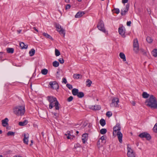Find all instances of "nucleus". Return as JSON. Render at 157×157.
<instances>
[{"mask_svg":"<svg viewBox=\"0 0 157 157\" xmlns=\"http://www.w3.org/2000/svg\"><path fill=\"white\" fill-rule=\"evenodd\" d=\"M21 30H17V32H18V33H20V32H21Z\"/></svg>","mask_w":157,"mask_h":157,"instance_id":"e2e57ef3","label":"nucleus"},{"mask_svg":"<svg viewBox=\"0 0 157 157\" xmlns=\"http://www.w3.org/2000/svg\"><path fill=\"white\" fill-rule=\"evenodd\" d=\"M72 92L73 95H77L78 93V89L74 88L72 90Z\"/></svg>","mask_w":157,"mask_h":157,"instance_id":"aec40b11","label":"nucleus"},{"mask_svg":"<svg viewBox=\"0 0 157 157\" xmlns=\"http://www.w3.org/2000/svg\"><path fill=\"white\" fill-rule=\"evenodd\" d=\"M106 138V137L104 136H103L100 138V139L101 140V142L104 140H105Z\"/></svg>","mask_w":157,"mask_h":157,"instance_id":"49530a36","label":"nucleus"},{"mask_svg":"<svg viewBox=\"0 0 157 157\" xmlns=\"http://www.w3.org/2000/svg\"><path fill=\"white\" fill-rule=\"evenodd\" d=\"M101 144L100 143V140H98L97 143V145L98 147H99L100 146L99 145H100Z\"/></svg>","mask_w":157,"mask_h":157,"instance_id":"864d4df0","label":"nucleus"},{"mask_svg":"<svg viewBox=\"0 0 157 157\" xmlns=\"http://www.w3.org/2000/svg\"><path fill=\"white\" fill-rule=\"evenodd\" d=\"M82 77V75L80 74H75L73 75V77L75 79H81Z\"/></svg>","mask_w":157,"mask_h":157,"instance_id":"a211bd4d","label":"nucleus"},{"mask_svg":"<svg viewBox=\"0 0 157 157\" xmlns=\"http://www.w3.org/2000/svg\"><path fill=\"white\" fill-rule=\"evenodd\" d=\"M128 11L125 10L124 11L122 10H121V14L122 16L124 15H125L126 13Z\"/></svg>","mask_w":157,"mask_h":157,"instance_id":"ea45409f","label":"nucleus"},{"mask_svg":"<svg viewBox=\"0 0 157 157\" xmlns=\"http://www.w3.org/2000/svg\"><path fill=\"white\" fill-rule=\"evenodd\" d=\"M131 21H128L127 22V25L128 26H130L131 24Z\"/></svg>","mask_w":157,"mask_h":157,"instance_id":"3c124183","label":"nucleus"},{"mask_svg":"<svg viewBox=\"0 0 157 157\" xmlns=\"http://www.w3.org/2000/svg\"><path fill=\"white\" fill-rule=\"evenodd\" d=\"M53 66L55 67H57L59 65V63L57 61H55L52 63Z\"/></svg>","mask_w":157,"mask_h":157,"instance_id":"c756f323","label":"nucleus"},{"mask_svg":"<svg viewBox=\"0 0 157 157\" xmlns=\"http://www.w3.org/2000/svg\"><path fill=\"white\" fill-rule=\"evenodd\" d=\"M122 3H127L128 1V0H122Z\"/></svg>","mask_w":157,"mask_h":157,"instance_id":"603ef678","label":"nucleus"},{"mask_svg":"<svg viewBox=\"0 0 157 157\" xmlns=\"http://www.w3.org/2000/svg\"><path fill=\"white\" fill-rule=\"evenodd\" d=\"M28 46L27 45H25V46H24V47H25V48H24V49H27V48Z\"/></svg>","mask_w":157,"mask_h":157,"instance_id":"13d9d810","label":"nucleus"},{"mask_svg":"<svg viewBox=\"0 0 157 157\" xmlns=\"http://www.w3.org/2000/svg\"><path fill=\"white\" fill-rule=\"evenodd\" d=\"M62 82L64 83L65 84H66L67 83V80L65 78H63Z\"/></svg>","mask_w":157,"mask_h":157,"instance_id":"09e8293b","label":"nucleus"},{"mask_svg":"<svg viewBox=\"0 0 157 157\" xmlns=\"http://www.w3.org/2000/svg\"><path fill=\"white\" fill-rule=\"evenodd\" d=\"M88 134H83L82 136V140L83 143L84 144L88 139Z\"/></svg>","mask_w":157,"mask_h":157,"instance_id":"dca6fc26","label":"nucleus"},{"mask_svg":"<svg viewBox=\"0 0 157 157\" xmlns=\"http://www.w3.org/2000/svg\"><path fill=\"white\" fill-rule=\"evenodd\" d=\"M9 121L8 119L6 118L4 119L2 121V125L4 127H6L7 125H8V122Z\"/></svg>","mask_w":157,"mask_h":157,"instance_id":"4468645a","label":"nucleus"},{"mask_svg":"<svg viewBox=\"0 0 157 157\" xmlns=\"http://www.w3.org/2000/svg\"><path fill=\"white\" fill-rule=\"evenodd\" d=\"M117 136L118 140L120 143H121L122 142V134L120 131H118L117 133Z\"/></svg>","mask_w":157,"mask_h":157,"instance_id":"2eb2a0df","label":"nucleus"},{"mask_svg":"<svg viewBox=\"0 0 157 157\" xmlns=\"http://www.w3.org/2000/svg\"><path fill=\"white\" fill-rule=\"evenodd\" d=\"M133 47L134 48V51L136 53L138 52L139 50V45L138 42V40L137 39L134 40Z\"/></svg>","mask_w":157,"mask_h":157,"instance_id":"39448f33","label":"nucleus"},{"mask_svg":"<svg viewBox=\"0 0 157 157\" xmlns=\"http://www.w3.org/2000/svg\"><path fill=\"white\" fill-rule=\"evenodd\" d=\"M14 157H22L20 155H18V156L16 155V156H14Z\"/></svg>","mask_w":157,"mask_h":157,"instance_id":"0e129e2a","label":"nucleus"},{"mask_svg":"<svg viewBox=\"0 0 157 157\" xmlns=\"http://www.w3.org/2000/svg\"><path fill=\"white\" fill-rule=\"evenodd\" d=\"M43 35L47 38H49L52 40H53L54 39L49 35L47 33H43Z\"/></svg>","mask_w":157,"mask_h":157,"instance_id":"6ab92c4d","label":"nucleus"},{"mask_svg":"<svg viewBox=\"0 0 157 157\" xmlns=\"http://www.w3.org/2000/svg\"><path fill=\"white\" fill-rule=\"evenodd\" d=\"M140 52L142 53L143 55L144 56L146 55V52L142 48H140L139 49Z\"/></svg>","mask_w":157,"mask_h":157,"instance_id":"f704fd0d","label":"nucleus"},{"mask_svg":"<svg viewBox=\"0 0 157 157\" xmlns=\"http://www.w3.org/2000/svg\"><path fill=\"white\" fill-rule=\"evenodd\" d=\"M48 70L46 69H42L41 71V73L44 75H46L48 73Z\"/></svg>","mask_w":157,"mask_h":157,"instance_id":"7c9ffc66","label":"nucleus"},{"mask_svg":"<svg viewBox=\"0 0 157 157\" xmlns=\"http://www.w3.org/2000/svg\"><path fill=\"white\" fill-rule=\"evenodd\" d=\"M84 96V94L83 92H78L77 96L79 98H82Z\"/></svg>","mask_w":157,"mask_h":157,"instance_id":"cd10ccee","label":"nucleus"},{"mask_svg":"<svg viewBox=\"0 0 157 157\" xmlns=\"http://www.w3.org/2000/svg\"><path fill=\"white\" fill-rule=\"evenodd\" d=\"M31 144H30V146H31L34 143V141L33 140H31Z\"/></svg>","mask_w":157,"mask_h":157,"instance_id":"5fc2aeb1","label":"nucleus"},{"mask_svg":"<svg viewBox=\"0 0 157 157\" xmlns=\"http://www.w3.org/2000/svg\"><path fill=\"white\" fill-rule=\"evenodd\" d=\"M49 84L51 86V88L56 90L59 89V86L56 81L50 82Z\"/></svg>","mask_w":157,"mask_h":157,"instance_id":"1a4fd4ad","label":"nucleus"},{"mask_svg":"<svg viewBox=\"0 0 157 157\" xmlns=\"http://www.w3.org/2000/svg\"><path fill=\"white\" fill-rule=\"evenodd\" d=\"M7 135L8 136H14L15 135V132L12 131H9L7 133Z\"/></svg>","mask_w":157,"mask_h":157,"instance_id":"c9c22d12","label":"nucleus"},{"mask_svg":"<svg viewBox=\"0 0 157 157\" xmlns=\"http://www.w3.org/2000/svg\"><path fill=\"white\" fill-rule=\"evenodd\" d=\"M97 27L100 31L104 33H105L106 30L104 27V23L102 21L100 20L97 25Z\"/></svg>","mask_w":157,"mask_h":157,"instance_id":"423d86ee","label":"nucleus"},{"mask_svg":"<svg viewBox=\"0 0 157 157\" xmlns=\"http://www.w3.org/2000/svg\"><path fill=\"white\" fill-rule=\"evenodd\" d=\"M107 132V130L106 128H102L100 130L101 134L103 135L105 134Z\"/></svg>","mask_w":157,"mask_h":157,"instance_id":"2f4dec72","label":"nucleus"},{"mask_svg":"<svg viewBox=\"0 0 157 157\" xmlns=\"http://www.w3.org/2000/svg\"><path fill=\"white\" fill-rule=\"evenodd\" d=\"M35 52V51L34 48L30 50V56H33Z\"/></svg>","mask_w":157,"mask_h":157,"instance_id":"72a5a7b5","label":"nucleus"},{"mask_svg":"<svg viewBox=\"0 0 157 157\" xmlns=\"http://www.w3.org/2000/svg\"><path fill=\"white\" fill-rule=\"evenodd\" d=\"M116 11L115 13L117 14H118L120 13V10L118 8H114L113 10H112V11Z\"/></svg>","mask_w":157,"mask_h":157,"instance_id":"a19ab883","label":"nucleus"},{"mask_svg":"<svg viewBox=\"0 0 157 157\" xmlns=\"http://www.w3.org/2000/svg\"><path fill=\"white\" fill-rule=\"evenodd\" d=\"M57 113H54V115L55 116H56V115H57Z\"/></svg>","mask_w":157,"mask_h":157,"instance_id":"774afa93","label":"nucleus"},{"mask_svg":"<svg viewBox=\"0 0 157 157\" xmlns=\"http://www.w3.org/2000/svg\"><path fill=\"white\" fill-rule=\"evenodd\" d=\"M28 123V121L26 120H25L23 122H20L19 123V125L21 126H24L26 125Z\"/></svg>","mask_w":157,"mask_h":157,"instance_id":"5701e85b","label":"nucleus"},{"mask_svg":"<svg viewBox=\"0 0 157 157\" xmlns=\"http://www.w3.org/2000/svg\"><path fill=\"white\" fill-rule=\"evenodd\" d=\"M101 109V107L100 105H94L92 106V109L95 110H99Z\"/></svg>","mask_w":157,"mask_h":157,"instance_id":"4be33fe9","label":"nucleus"},{"mask_svg":"<svg viewBox=\"0 0 157 157\" xmlns=\"http://www.w3.org/2000/svg\"><path fill=\"white\" fill-rule=\"evenodd\" d=\"M29 137V135L28 134H24V138L23 139V141L24 143L26 144H28Z\"/></svg>","mask_w":157,"mask_h":157,"instance_id":"f8f14e48","label":"nucleus"},{"mask_svg":"<svg viewBox=\"0 0 157 157\" xmlns=\"http://www.w3.org/2000/svg\"><path fill=\"white\" fill-rule=\"evenodd\" d=\"M132 104L133 105L135 106V104H136L135 102V101H132Z\"/></svg>","mask_w":157,"mask_h":157,"instance_id":"6e6d98bb","label":"nucleus"},{"mask_svg":"<svg viewBox=\"0 0 157 157\" xmlns=\"http://www.w3.org/2000/svg\"><path fill=\"white\" fill-rule=\"evenodd\" d=\"M65 2L67 3H68L69 2V0H65Z\"/></svg>","mask_w":157,"mask_h":157,"instance_id":"680f3d73","label":"nucleus"},{"mask_svg":"<svg viewBox=\"0 0 157 157\" xmlns=\"http://www.w3.org/2000/svg\"><path fill=\"white\" fill-rule=\"evenodd\" d=\"M68 136H67V139H70V136L71 135L70 134H68Z\"/></svg>","mask_w":157,"mask_h":157,"instance_id":"bf43d9fd","label":"nucleus"},{"mask_svg":"<svg viewBox=\"0 0 157 157\" xmlns=\"http://www.w3.org/2000/svg\"><path fill=\"white\" fill-rule=\"evenodd\" d=\"M121 127L120 124L119 123H117L113 128V131L115 133H117V132L120 130Z\"/></svg>","mask_w":157,"mask_h":157,"instance_id":"9b49d317","label":"nucleus"},{"mask_svg":"<svg viewBox=\"0 0 157 157\" xmlns=\"http://www.w3.org/2000/svg\"><path fill=\"white\" fill-rule=\"evenodd\" d=\"M66 86L70 90H71V89H72L73 88L72 85L68 83L66 84Z\"/></svg>","mask_w":157,"mask_h":157,"instance_id":"37998d69","label":"nucleus"},{"mask_svg":"<svg viewBox=\"0 0 157 157\" xmlns=\"http://www.w3.org/2000/svg\"><path fill=\"white\" fill-rule=\"evenodd\" d=\"M33 29L36 32H38V30L35 27H34Z\"/></svg>","mask_w":157,"mask_h":157,"instance_id":"052dcab7","label":"nucleus"},{"mask_svg":"<svg viewBox=\"0 0 157 157\" xmlns=\"http://www.w3.org/2000/svg\"><path fill=\"white\" fill-rule=\"evenodd\" d=\"M92 83V81L89 79H87L86 81V85L87 87H90L91 86Z\"/></svg>","mask_w":157,"mask_h":157,"instance_id":"b1692460","label":"nucleus"},{"mask_svg":"<svg viewBox=\"0 0 157 157\" xmlns=\"http://www.w3.org/2000/svg\"><path fill=\"white\" fill-rule=\"evenodd\" d=\"M119 56L121 59H123V61H126L125 55L123 53H120Z\"/></svg>","mask_w":157,"mask_h":157,"instance_id":"412c9836","label":"nucleus"},{"mask_svg":"<svg viewBox=\"0 0 157 157\" xmlns=\"http://www.w3.org/2000/svg\"><path fill=\"white\" fill-rule=\"evenodd\" d=\"M119 102V99L116 97L114 98L112 100V102L110 104V106L111 107H119V105L118 104Z\"/></svg>","mask_w":157,"mask_h":157,"instance_id":"0eeeda50","label":"nucleus"},{"mask_svg":"<svg viewBox=\"0 0 157 157\" xmlns=\"http://www.w3.org/2000/svg\"><path fill=\"white\" fill-rule=\"evenodd\" d=\"M71 6L70 4H67L66 6L65 10H67L70 9L71 8Z\"/></svg>","mask_w":157,"mask_h":157,"instance_id":"de8ad7c7","label":"nucleus"},{"mask_svg":"<svg viewBox=\"0 0 157 157\" xmlns=\"http://www.w3.org/2000/svg\"><path fill=\"white\" fill-rule=\"evenodd\" d=\"M146 40L147 42L149 43H152L153 40L151 38V37L150 36H147L146 38Z\"/></svg>","mask_w":157,"mask_h":157,"instance_id":"c85d7f7f","label":"nucleus"},{"mask_svg":"<svg viewBox=\"0 0 157 157\" xmlns=\"http://www.w3.org/2000/svg\"><path fill=\"white\" fill-rule=\"evenodd\" d=\"M118 32L120 35L123 37H124L125 32L124 31L123 27H119L118 29Z\"/></svg>","mask_w":157,"mask_h":157,"instance_id":"ddd939ff","label":"nucleus"},{"mask_svg":"<svg viewBox=\"0 0 157 157\" xmlns=\"http://www.w3.org/2000/svg\"><path fill=\"white\" fill-rule=\"evenodd\" d=\"M142 96H143V98H147L149 96V94H147L146 92H144L143 93Z\"/></svg>","mask_w":157,"mask_h":157,"instance_id":"473e14b6","label":"nucleus"},{"mask_svg":"<svg viewBox=\"0 0 157 157\" xmlns=\"http://www.w3.org/2000/svg\"><path fill=\"white\" fill-rule=\"evenodd\" d=\"M32 86V83H31V84L30 85V89H31L32 90H33V89L31 88Z\"/></svg>","mask_w":157,"mask_h":157,"instance_id":"69168bd1","label":"nucleus"},{"mask_svg":"<svg viewBox=\"0 0 157 157\" xmlns=\"http://www.w3.org/2000/svg\"><path fill=\"white\" fill-rule=\"evenodd\" d=\"M152 54L153 56L155 57L157 56V49H155L152 52Z\"/></svg>","mask_w":157,"mask_h":157,"instance_id":"a878e982","label":"nucleus"},{"mask_svg":"<svg viewBox=\"0 0 157 157\" xmlns=\"http://www.w3.org/2000/svg\"><path fill=\"white\" fill-rule=\"evenodd\" d=\"M47 99L50 102L49 106V109H52L53 107V106H52V102H54L55 105L54 106L55 107L56 109L59 110V104L56 98L52 96H48L47 97Z\"/></svg>","mask_w":157,"mask_h":157,"instance_id":"f03ea898","label":"nucleus"},{"mask_svg":"<svg viewBox=\"0 0 157 157\" xmlns=\"http://www.w3.org/2000/svg\"><path fill=\"white\" fill-rule=\"evenodd\" d=\"M56 27L57 31L59 32V33L61 34H63V36H64L65 35V30L61 28V26L58 24H56Z\"/></svg>","mask_w":157,"mask_h":157,"instance_id":"6e6552de","label":"nucleus"},{"mask_svg":"<svg viewBox=\"0 0 157 157\" xmlns=\"http://www.w3.org/2000/svg\"><path fill=\"white\" fill-rule=\"evenodd\" d=\"M2 131L0 129V134H2Z\"/></svg>","mask_w":157,"mask_h":157,"instance_id":"338daca9","label":"nucleus"},{"mask_svg":"<svg viewBox=\"0 0 157 157\" xmlns=\"http://www.w3.org/2000/svg\"><path fill=\"white\" fill-rule=\"evenodd\" d=\"M14 49L13 48H6L7 52L9 53H13L14 52Z\"/></svg>","mask_w":157,"mask_h":157,"instance_id":"393cba45","label":"nucleus"},{"mask_svg":"<svg viewBox=\"0 0 157 157\" xmlns=\"http://www.w3.org/2000/svg\"><path fill=\"white\" fill-rule=\"evenodd\" d=\"M147 105L151 108L157 109V100L153 95H151L149 98L147 100Z\"/></svg>","mask_w":157,"mask_h":157,"instance_id":"f257e3e1","label":"nucleus"},{"mask_svg":"<svg viewBox=\"0 0 157 157\" xmlns=\"http://www.w3.org/2000/svg\"><path fill=\"white\" fill-rule=\"evenodd\" d=\"M100 123L102 126H104L106 124L105 121L104 119H101L100 121Z\"/></svg>","mask_w":157,"mask_h":157,"instance_id":"bb28decb","label":"nucleus"},{"mask_svg":"<svg viewBox=\"0 0 157 157\" xmlns=\"http://www.w3.org/2000/svg\"><path fill=\"white\" fill-rule=\"evenodd\" d=\"M87 125V124H84L81 127V128H84Z\"/></svg>","mask_w":157,"mask_h":157,"instance_id":"4d7b16f0","label":"nucleus"},{"mask_svg":"<svg viewBox=\"0 0 157 157\" xmlns=\"http://www.w3.org/2000/svg\"><path fill=\"white\" fill-rule=\"evenodd\" d=\"M106 115L108 117H110L112 115V113L110 111H108L106 113Z\"/></svg>","mask_w":157,"mask_h":157,"instance_id":"79ce46f5","label":"nucleus"},{"mask_svg":"<svg viewBox=\"0 0 157 157\" xmlns=\"http://www.w3.org/2000/svg\"><path fill=\"white\" fill-rule=\"evenodd\" d=\"M20 46L21 47V49H24L25 47H24V46H25V44L22 42H21L20 43Z\"/></svg>","mask_w":157,"mask_h":157,"instance_id":"58836bf2","label":"nucleus"},{"mask_svg":"<svg viewBox=\"0 0 157 157\" xmlns=\"http://www.w3.org/2000/svg\"><path fill=\"white\" fill-rule=\"evenodd\" d=\"M55 55L56 56H59L60 55V52L59 50L56 49L55 50Z\"/></svg>","mask_w":157,"mask_h":157,"instance_id":"e433bc0d","label":"nucleus"},{"mask_svg":"<svg viewBox=\"0 0 157 157\" xmlns=\"http://www.w3.org/2000/svg\"><path fill=\"white\" fill-rule=\"evenodd\" d=\"M73 99V98L72 96H70L67 99V101L68 102L71 101Z\"/></svg>","mask_w":157,"mask_h":157,"instance_id":"a18cd8bd","label":"nucleus"},{"mask_svg":"<svg viewBox=\"0 0 157 157\" xmlns=\"http://www.w3.org/2000/svg\"><path fill=\"white\" fill-rule=\"evenodd\" d=\"M128 150L127 155L128 157H135V153H134L133 150L128 146L127 147Z\"/></svg>","mask_w":157,"mask_h":157,"instance_id":"9d476101","label":"nucleus"},{"mask_svg":"<svg viewBox=\"0 0 157 157\" xmlns=\"http://www.w3.org/2000/svg\"><path fill=\"white\" fill-rule=\"evenodd\" d=\"M138 136L141 138H145L147 140H150L151 139V135L146 132H144L140 133Z\"/></svg>","mask_w":157,"mask_h":157,"instance_id":"20e7f679","label":"nucleus"},{"mask_svg":"<svg viewBox=\"0 0 157 157\" xmlns=\"http://www.w3.org/2000/svg\"><path fill=\"white\" fill-rule=\"evenodd\" d=\"M25 112L24 106H18L13 109V112L17 116H21L24 115Z\"/></svg>","mask_w":157,"mask_h":157,"instance_id":"7ed1b4c3","label":"nucleus"},{"mask_svg":"<svg viewBox=\"0 0 157 157\" xmlns=\"http://www.w3.org/2000/svg\"><path fill=\"white\" fill-rule=\"evenodd\" d=\"M85 14V13L83 11L78 12L75 15V18H79L81 17Z\"/></svg>","mask_w":157,"mask_h":157,"instance_id":"f3484780","label":"nucleus"},{"mask_svg":"<svg viewBox=\"0 0 157 157\" xmlns=\"http://www.w3.org/2000/svg\"><path fill=\"white\" fill-rule=\"evenodd\" d=\"M59 62L61 64H63L64 63V60L63 58H60L58 60Z\"/></svg>","mask_w":157,"mask_h":157,"instance_id":"c03bdc74","label":"nucleus"},{"mask_svg":"<svg viewBox=\"0 0 157 157\" xmlns=\"http://www.w3.org/2000/svg\"><path fill=\"white\" fill-rule=\"evenodd\" d=\"M153 131L157 133V123L155 124L153 128Z\"/></svg>","mask_w":157,"mask_h":157,"instance_id":"4c0bfd02","label":"nucleus"},{"mask_svg":"<svg viewBox=\"0 0 157 157\" xmlns=\"http://www.w3.org/2000/svg\"><path fill=\"white\" fill-rule=\"evenodd\" d=\"M129 5L128 4H127L126 6V8H125V10H127V11H128V9H129Z\"/></svg>","mask_w":157,"mask_h":157,"instance_id":"8fccbe9b","label":"nucleus"}]
</instances>
